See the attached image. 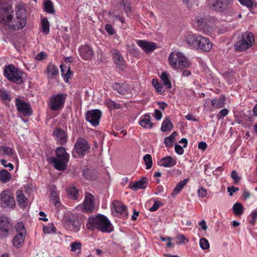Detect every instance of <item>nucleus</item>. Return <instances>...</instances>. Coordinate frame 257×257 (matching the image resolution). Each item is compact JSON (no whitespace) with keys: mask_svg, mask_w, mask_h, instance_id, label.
Instances as JSON below:
<instances>
[{"mask_svg":"<svg viewBox=\"0 0 257 257\" xmlns=\"http://www.w3.org/2000/svg\"><path fill=\"white\" fill-rule=\"evenodd\" d=\"M16 17L9 24L7 28L11 30H19L24 28L27 24V11L24 6L21 3L15 6Z\"/></svg>","mask_w":257,"mask_h":257,"instance_id":"obj_1","label":"nucleus"},{"mask_svg":"<svg viewBox=\"0 0 257 257\" xmlns=\"http://www.w3.org/2000/svg\"><path fill=\"white\" fill-rule=\"evenodd\" d=\"M86 226L89 229H96L103 232H110L113 230L110 222L103 215L89 217Z\"/></svg>","mask_w":257,"mask_h":257,"instance_id":"obj_2","label":"nucleus"},{"mask_svg":"<svg viewBox=\"0 0 257 257\" xmlns=\"http://www.w3.org/2000/svg\"><path fill=\"white\" fill-rule=\"evenodd\" d=\"M185 43L192 48H197L205 52L209 51L212 44L208 38L201 35H189L185 39Z\"/></svg>","mask_w":257,"mask_h":257,"instance_id":"obj_3","label":"nucleus"},{"mask_svg":"<svg viewBox=\"0 0 257 257\" xmlns=\"http://www.w3.org/2000/svg\"><path fill=\"white\" fill-rule=\"evenodd\" d=\"M14 10L9 0H0V23L6 28L13 19Z\"/></svg>","mask_w":257,"mask_h":257,"instance_id":"obj_4","label":"nucleus"},{"mask_svg":"<svg viewBox=\"0 0 257 257\" xmlns=\"http://www.w3.org/2000/svg\"><path fill=\"white\" fill-rule=\"evenodd\" d=\"M4 74L10 81L16 84H20L24 81V72L13 65L7 66L4 70Z\"/></svg>","mask_w":257,"mask_h":257,"instance_id":"obj_5","label":"nucleus"},{"mask_svg":"<svg viewBox=\"0 0 257 257\" xmlns=\"http://www.w3.org/2000/svg\"><path fill=\"white\" fill-rule=\"evenodd\" d=\"M169 63L174 69H183L189 67L190 62L186 57L180 52H172L168 58Z\"/></svg>","mask_w":257,"mask_h":257,"instance_id":"obj_6","label":"nucleus"},{"mask_svg":"<svg viewBox=\"0 0 257 257\" xmlns=\"http://www.w3.org/2000/svg\"><path fill=\"white\" fill-rule=\"evenodd\" d=\"M254 42L252 33L246 32L243 33L234 44V49L237 51H242L251 47Z\"/></svg>","mask_w":257,"mask_h":257,"instance_id":"obj_7","label":"nucleus"},{"mask_svg":"<svg viewBox=\"0 0 257 257\" xmlns=\"http://www.w3.org/2000/svg\"><path fill=\"white\" fill-rule=\"evenodd\" d=\"M66 94L57 93L49 97L48 105L52 111H58L62 109L67 98Z\"/></svg>","mask_w":257,"mask_h":257,"instance_id":"obj_8","label":"nucleus"},{"mask_svg":"<svg viewBox=\"0 0 257 257\" xmlns=\"http://www.w3.org/2000/svg\"><path fill=\"white\" fill-rule=\"evenodd\" d=\"M90 147L87 141L82 138H78L74 144L72 155L73 157L76 158L75 154L76 153L78 156H84L89 150Z\"/></svg>","mask_w":257,"mask_h":257,"instance_id":"obj_9","label":"nucleus"},{"mask_svg":"<svg viewBox=\"0 0 257 257\" xmlns=\"http://www.w3.org/2000/svg\"><path fill=\"white\" fill-rule=\"evenodd\" d=\"M232 2V0H214L212 8L219 12L230 13Z\"/></svg>","mask_w":257,"mask_h":257,"instance_id":"obj_10","label":"nucleus"},{"mask_svg":"<svg viewBox=\"0 0 257 257\" xmlns=\"http://www.w3.org/2000/svg\"><path fill=\"white\" fill-rule=\"evenodd\" d=\"M12 226L10 219L5 216H0V238L8 237Z\"/></svg>","mask_w":257,"mask_h":257,"instance_id":"obj_11","label":"nucleus"},{"mask_svg":"<svg viewBox=\"0 0 257 257\" xmlns=\"http://www.w3.org/2000/svg\"><path fill=\"white\" fill-rule=\"evenodd\" d=\"M102 115L100 110L98 109H92L88 111L86 113V119L89 121L93 126H97Z\"/></svg>","mask_w":257,"mask_h":257,"instance_id":"obj_12","label":"nucleus"},{"mask_svg":"<svg viewBox=\"0 0 257 257\" xmlns=\"http://www.w3.org/2000/svg\"><path fill=\"white\" fill-rule=\"evenodd\" d=\"M2 205L3 207H13L15 206L16 203L14 197L8 190L3 191L1 194Z\"/></svg>","mask_w":257,"mask_h":257,"instance_id":"obj_13","label":"nucleus"},{"mask_svg":"<svg viewBox=\"0 0 257 257\" xmlns=\"http://www.w3.org/2000/svg\"><path fill=\"white\" fill-rule=\"evenodd\" d=\"M94 208V196L89 192H85V199L83 203V211L85 213L93 212Z\"/></svg>","mask_w":257,"mask_h":257,"instance_id":"obj_14","label":"nucleus"},{"mask_svg":"<svg viewBox=\"0 0 257 257\" xmlns=\"http://www.w3.org/2000/svg\"><path fill=\"white\" fill-rule=\"evenodd\" d=\"M53 135L57 144L64 145L66 144L68 140V135L64 130L60 127L56 128L53 132Z\"/></svg>","mask_w":257,"mask_h":257,"instance_id":"obj_15","label":"nucleus"},{"mask_svg":"<svg viewBox=\"0 0 257 257\" xmlns=\"http://www.w3.org/2000/svg\"><path fill=\"white\" fill-rule=\"evenodd\" d=\"M15 103L18 111L25 115H30L32 114V111L28 103L18 98L15 99Z\"/></svg>","mask_w":257,"mask_h":257,"instance_id":"obj_16","label":"nucleus"},{"mask_svg":"<svg viewBox=\"0 0 257 257\" xmlns=\"http://www.w3.org/2000/svg\"><path fill=\"white\" fill-rule=\"evenodd\" d=\"M136 42L137 45L139 46L146 53L152 52L157 48L156 44L154 42L141 40H137Z\"/></svg>","mask_w":257,"mask_h":257,"instance_id":"obj_17","label":"nucleus"},{"mask_svg":"<svg viewBox=\"0 0 257 257\" xmlns=\"http://www.w3.org/2000/svg\"><path fill=\"white\" fill-rule=\"evenodd\" d=\"M48 160L50 163H53L55 168L59 171L65 170L67 163L69 162L68 159H59L54 157H51Z\"/></svg>","mask_w":257,"mask_h":257,"instance_id":"obj_18","label":"nucleus"},{"mask_svg":"<svg viewBox=\"0 0 257 257\" xmlns=\"http://www.w3.org/2000/svg\"><path fill=\"white\" fill-rule=\"evenodd\" d=\"M111 211L112 212L115 211L117 215L119 214L122 216H126L127 215L126 207L117 200H114L112 202Z\"/></svg>","mask_w":257,"mask_h":257,"instance_id":"obj_19","label":"nucleus"},{"mask_svg":"<svg viewBox=\"0 0 257 257\" xmlns=\"http://www.w3.org/2000/svg\"><path fill=\"white\" fill-rule=\"evenodd\" d=\"M79 52L80 57L86 60L92 59L94 53L92 49L88 45L82 46L79 48Z\"/></svg>","mask_w":257,"mask_h":257,"instance_id":"obj_20","label":"nucleus"},{"mask_svg":"<svg viewBox=\"0 0 257 257\" xmlns=\"http://www.w3.org/2000/svg\"><path fill=\"white\" fill-rule=\"evenodd\" d=\"M111 53L113 55L114 62L116 67L121 70H123L124 68V61L121 54L116 49L112 50Z\"/></svg>","mask_w":257,"mask_h":257,"instance_id":"obj_21","label":"nucleus"},{"mask_svg":"<svg viewBox=\"0 0 257 257\" xmlns=\"http://www.w3.org/2000/svg\"><path fill=\"white\" fill-rule=\"evenodd\" d=\"M64 227L67 230L76 232L80 228V224L77 220L69 219L64 222Z\"/></svg>","mask_w":257,"mask_h":257,"instance_id":"obj_22","label":"nucleus"},{"mask_svg":"<svg viewBox=\"0 0 257 257\" xmlns=\"http://www.w3.org/2000/svg\"><path fill=\"white\" fill-rule=\"evenodd\" d=\"M147 180L146 177H143L135 183L131 182L129 184V188L133 191H137L140 189H145L147 185Z\"/></svg>","mask_w":257,"mask_h":257,"instance_id":"obj_23","label":"nucleus"},{"mask_svg":"<svg viewBox=\"0 0 257 257\" xmlns=\"http://www.w3.org/2000/svg\"><path fill=\"white\" fill-rule=\"evenodd\" d=\"M159 165L164 167L171 168L177 164V160L171 156H167L161 159L159 162Z\"/></svg>","mask_w":257,"mask_h":257,"instance_id":"obj_24","label":"nucleus"},{"mask_svg":"<svg viewBox=\"0 0 257 257\" xmlns=\"http://www.w3.org/2000/svg\"><path fill=\"white\" fill-rule=\"evenodd\" d=\"M140 125L144 128L150 129L153 123L151 121V116L149 114H146L141 116L139 121Z\"/></svg>","mask_w":257,"mask_h":257,"instance_id":"obj_25","label":"nucleus"},{"mask_svg":"<svg viewBox=\"0 0 257 257\" xmlns=\"http://www.w3.org/2000/svg\"><path fill=\"white\" fill-rule=\"evenodd\" d=\"M112 88L121 95L125 94L128 91L127 84L125 83H115L112 85Z\"/></svg>","mask_w":257,"mask_h":257,"instance_id":"obj_26","label":"nucleus"},{"mask_svg":"<svg viewBox=\"0 0 257 257\" xmlns=\"http://www.w3.org/2000/svg\"><path fill=\"white\" fill-rule=\"evenodd\" d=\"M17 201L21 208H25L27 205V199L22 190H18L16 192Z\"/></svg>","mask_w":257,"mask_h":257,"instance_id":"obj_27","label":"nucleus"},{"mask_svg":"<svg viewBox=\"0 0 257 257\" xmlns=\"http://www.w3.org/2000/svg\"><path fill=\"white\" fill-rule=\"evenodd\" d=\"M26 235L21 233H17L12 240L13 245L17 248L21 247L25 240Z\"/></svg>","mask_w":257,"mask_h":257,"instance_id":"obj_28","label":"nucleus"},{"mask_svg":"<svg viewBox=\"0 0 257 257\" xmlns=\"http://www.w3.org/2000/svg\"><path fill=\"white\" fill-rule=\"evenodd\" d=\"M55 154L57 158L69 159V155L66 151L64 148L59 147L55 150Z\"/></svg>","mask_w":257,"mask_h":257,"instance_id":"obj_29","label":"nucleus"},{"mask_svg":"<svg viewBox=\"0 0 257 257\" xmlns=\"http://www.w3.org/2000/svg\"><path fill=\"white\" fill-rule=\"evenodd\" d=\"M14 151L12 148L6 146H0V155L2 156L14 158Z\"/></svg>","mask_w":257,"mask_h":257,"instance_id":"obj_30","label":"nucleus"},{"mask_svg":"<svg viewBox=\"0 0 257 257\" xmlns=\"http://www.w3.org/2000/svg\"><path fill=\"white\" fill-rule=\"evenodd\" d=\"M225 97L221 96L218 98L211 100V105L215 108H222L225 105Z\"/></svg>","mask_w":257,"mask_h":257,"instance_id":"obj_31","label":"nucleus"},{"mask_svg":"<svg viewBox=\"0 0 257 257\" xmlns=\"http://www.w3.org/2000/svg\"><path fill=\"white\" fill-rule=\"evenodd\" d=\"M46 72L49 78H52L58 74L59 70L55 65L51 63L47 66Z\"/></svg>","mask_w":257,"mask_h":257,"instance_id":"obj_32","label":"nucleus"},{"mask_svg":"<svg viewBox=\"0 0 257 257\" xmlns=\"http://www.w3.org/2000/svg\"><path fill=\"white\" fill-rule=\"evenodd\" d=\"M12 178L11 174L6 170L3 169L0 172V181L3 183L9 182Z\"/></svg>","mask_w":257,"mask_h":257,"instance_id":"obj_33","label":"nucleus"},{"mask_svg":"<svg viewBox=\"0 0 257 257\" xmlns=\"http://www.w3.org/2000/svg\"><path fill=\"white\" fill-rule=\"evenodd\" d=\"M173 127V125L171 121L169 118L166 117L162 123L161 130L163 132H165L171 131Z\"/></svg>","mask_w":257,"mask_h":257,"instance_id":"obj_34","label":"nucleus"},{"mask_svg":"<svg viewBox=\"0 0 257 257\" xmlns=\"http://www.w3.org/2000/svg\"><path fill=\"white\" fill-rule=\"evenodd\" d=\"M188 181L189 179L188 178L185 179L184 180L180 181L177 184L176 187L174 189L173 191L172 192V195H176L177 194H178L184 188V186L188 183Z\"/></svg>","mask_w":257,"mask_h":257,"instance_id":"obj_35","label":"nucleus"},{"mask_svg":"<svg viewBox=\"0 0 257 257\" xmlns=\"http://www.w3.org/2000/svg\"><path fill=\"white\" fill-rule=\"evenodd\" d=\"M50 198L52 203L57 207L60 205V200L58 192L55 189L51 190Z\"/></svg>","mask_w":257,"mask_h":257,"instance_id":"obj_36","label":"nucleus"},{"mask_svg":"<svg viewBox=\"0 0 257 257\" xmlns=\"http://www.w3.org/2000/svg\"><path fill=\"white\" fill-rule=\"evenodd\" d=\"M195 24L199 30H205L206 28H207V25L204 19L201 17H197L196 18Z\"/></svg>","mask_w":257,"mask_h":257,"instance_id":"obj_37","label":"nucleus"},{"mask_svg":"<svg viewBox=\"0 0 257 257\" xmlns=\"http://www.w3.org/2000/svg\"><path fill=\"white\" fill-rule=\"evenodd\" d=\"M60 68L62 73V76L65 79L67 78L68 80L69 78H70L72 75V73L70 70V67H69L67 69V66H65V68L64 67L63 65H60Z\"/></svg>","mask_w":257,"mask_h":257,"instance_id":"obj_38","label":"nucleus"},{"mask_svg":"<svg viewBox=\"0 0 257 257\" xmlns=\"http://www.w3.org/2000/svg\"><path fill=\"white\" fill-rule=\"evenodd\" d=\"M44 11L49 14H54L55 10L52 2L50 0H46L44 4Z\"/></svg>","mask_w":257,"mask_h":257,"instance_id":"obj_39","label":"nucleus"},{"mask_svg":"<svg viewBox=\"0 0 257 257\" xmlns=\"http://www.w3.org/2000/svg\"><path fill=\"white\" fill-rule=\"evenodd\" d=\"M67 194L69 197L72 199H76L77 198L78 195V191L75 187H70L67 190Z\"/></svg>","mask_w":257,"mask_h":257,"instance_id":"obj_40","label":"nucleus"},{"mask_svg":"<svg viewBox=\"0 0 257 257\" xmlns=\"http://www.w3.org/2000/svg\"><path fill=\"white\" fill-rule=\"evenodd\" d=\"M161 78L166 88L171 89L172 88V84L167 73L163 72L161 74Z\"/></svg>","mask_w":257,"mask_h":257,"instance_id":"obj_41","label":"nucleus"},{"mask_svg":"<svg viewBox=\"0 0 257 257\" xmlns=\"http://www.w3.org/2000/svg\"><path fill=\"white\" fill-rule=\"evenodd\" d=\"M152 83L158 93L162 94L164 93L165 90L163 88L162 84L159 82L157 79H153Z\"/></svg>","mask_w":257,"mask_h":257,"instance_id":"obj_42","label":"nucleus"},{"mask_svg":"<svg viewBox=\"0 0 257 257\" xmlns=\"http://www.w3.org/2000/svg\"><path fill=\"white\" fill-rule=\"evenodd\" d=\"M234 214L236 215H240L243 213V206L240 203H235L232 207Z\"/></svg>","mask_w":257,"mask_h":257,"instance_id":"obj_43","label":"nucleus"},{"mask_svg":"<svg viewBox=\"0 0 257 257\" xmlns=\"http://www.w3.org/2000/svg\"><path fill=\"white\" fill-rule=\"evenodd\" d=\"M105 103L107 106L110 109H119L121 107V106L120 104H118L110 99L106 100Z\"/></svg>","mask_w":257,"mask_h":257,"instance_id":"obj_44","label":"nucleus"},{"mask_svg":"<svg viewBox=\"0 0 257 257\" xmlns=\"http://www.w3.org/2000/svg\"><path fill=\"white\" fill-rule=\"evenodd\" d=\"M143 160L146 166V169L149 170L152 167V158L150 154H146L143 157Z\"/></svg>","mask_w":257,"mask_h":257,"instance_id":"obj_45","label":"nucleus"},{"mask_svg":"<svg viewBox=\"0 0 257 257\" xmlns=\"http://www.w3.org/2000/svg\"><path fill=\"white\" fill-rule=\"evenodd\" d=\"M81 246L82 245L80 242H73L70 244L71 251L73 252L78 251V253H80L81 250Z\"/></svg>","mask_w":257,"mask_h":257,"instance_id":"obj_46","label":"nucleus"},{"mask_svg":"<svg viewBox=\"0 0 257 257\" xmlns=\"http://www.w3.org/2000/svg\"><path fill=\"white\" fill-rule=\"evenodd\" d=\"M0 97L4 100H10L11 97L10 92L5 89H0Z\"/></svg>","mask_w":257,"mask_h":257,"instance_id":"obj_47","label":"nucleus"},{"mask_svg":"<svg viewBox=\"0 0 257 257\" xmlns=\"http://www.w3.org/2000/svg\"><path fill=\"white\" fill-rule=\"evenodd\" d=\"M16 230L17 233H22L24 235L26 234V229L24 224L22 222H18L16 225Z\"/></svg>","mask_w":257,"mask_h":257,"instance_id":"obj_48","label":"nucleus"},{"mask_svg":"<svg viewBox=\"0 0 257 257\" xmlns=\"http://www.w3.org/2000/svg\"><path fill=\"white\" fill-rule=\"evenodd\" d=\"M42 26L43 31L46 34H48L49 33V23L47 18H44L42 20Z\"/></svg>","mask_w":257,"mask_h":257,"instance_id":"obj_49","label":"nucleus"},{"mask_svg":"<svg viewBox=\"0 0 257 257\" xmlns=\"http://www.w3.org/2000/svg\"><path fill=\"white\" fill-rule=\"evenodd\" d=\"M199 244L200 247L203 249H207L209 248V243L207 239L205 238H201L199 241Z\"/></svg>","mask_w":257,"mask_h":257,"instance_id":"obj_50","label":"nucleus"},{"mask_svg":"<svg viewBox=\"0 0 257 257\" xmlns=\"http://www.w3.org/2000/svg\"><path fill=\"white\" fill-rule=\"evenodd\" d=\"M56 228L53 224H49L48 226L43 227V231L45 233H50L52 232H54Z\"/></svg>","mask_w":257,"mask_h":257,"instance_id":"obj_51","label":"nucleus"},{"mask_svg":"<svg viewBox=\"0 0 257 257\" xmlns=\"http://www.w3.org/2000/svg\"><path fill=\"white\" fill-rule=\"evenodd\" d=\"M230 176L234 182L236 184H237L241 179V177L238 175L237 172L235 170L231 172Z\"/></svg>","mask_w":257,"mask_h":257,"instance_id":"obj_52","label":"nucleus"},{"mask_svg":"<svg viewBox=\"0 0 257 257\" xmlns=\"http://www.w3.org/2000/svg\"><path fill=\"white\" fill-rule=\"evenodd\" d=\"M162 205V203H161L160 201H155L154 202V205L150 208L149 210L151 212L157 211Z\"/></svg>","mask_w":257,"mask_h":257,"instance_id":"obj_53","label":"nucleus"},{"mask_svg":"<svg viewBox=\"0 0 257 257\" xmlns=\"http://www.w3.org/2000/svg\"><path fill=\"white\" fill-rule=\"evenodd\" d=\"M109 16H112L113 20H118L121 22L122 23H124V19L119 15H115L113 12H109L108 13Z\"/></svg>","mask_w":257,"mask_h":257,"instance_id":"obj_54","label":"nucleus"},{"mask_svg":"<svg viewBox=\"0 0 257 257\" xmlns=\"http://www.w3.org/2000/svg\"><path fill=\"white\" fill-rule=\"evenodd\" d=\"M250 215L251 216V219L250 220V223L253 225H254L256 222V220L257 219V211L254 210L251 212Z\"/></svg>","mask_w":257,"mask_h":257,"instance_id":"obj_55","label":"nucleus"},{"mask_svg":"<svg viewBox=\"0 0 257 257\" xmlns=\"http://www.w3.org/2000/svg\"><path fill=\"white\" fill-rule=\"evenodd\" d=\"M240 3L247 8H251L253 6L252 0H238Z\"/></svg>","mask_w":257,"mask_h":257,"instance_id":"obj_56","label":"nucleus"},{"mask_svg":"<svg viewBox=\"0 0 257 257\" xmlns=\"http://www.w3.org/2000/svg\"><path fill=\"white\" fill-rule=\"evenodd\" d=\"M0 162L1 164L6 168H9V170L11 171L14 169V166L12 163H7V162L5 160H1Z\"/></svg>","mask_w":257,"mask_h":257,"instance_id":"obj_57","label":"nucleus"},{"mask_svg":"<svg viewBox=\"0 0 257 257\" xmlns=\"http://www.w3.org/2000/svg\"><path fill=\"white\" fill-rule=\"evenodd\" d=\"M198 195L200 197L204 198L206 196L207 191L203 188L201 187L198 190Z\"/></svg>","mask_w":257,"mask_h":257,"instance_id":"obj_58","label":"nucleus"},{"mask_svg":"<svg viewBox=\"0 0 257 257\" xmlns=\"http://www.w3.org/2000/svg\"><path fill=\"white\" fill-rule=\"evenodd\" d=\"M175 151L178 155H181L184 153V150L183 148L178 144L175 145Z\"/></svg>","mask_w":257,"mask_h":257,"instance_id":"obj_59","label":"nucleus"},{"mask_svg":"<svg viewBox=\"0 0 257 257\" xmlns=\"http://www.w3.org/2000/svg\"><path fill=\"white\" fill-rule=\"evenodd\" d=\"M105 29L106 31V32L108 33V34L109 35H113L115 33L114 29L111 26V25H110L109 24H106L105 26Z\"/></svg>","mask_w":257,"mask_h":257,"instance_id":"obj_60","label":"nucleus"},{"mask_svg":"<svg viewBox=\"0 0 257 257\" xmlns=\"http://www.w3.org/2000/svg\"><path fill=\"white\" fill-rule=\"evenodd\" d=\"M176 238H177V240H178L177 241V244H184L185 243V240L186 239V238L183 234H179L177 236Z\"/></svg>","mask_w":257,"mask_h":257,"instance_id":"obj_61","label":"nucleus"},{"mask_svg":"<svg viewBox=\"0 0 257 257\" xmlns=\"http://www.w3.org/2000/svg\"><path fill=\"white\" fill-rule=\"evenodd\" d=\"M173 141L170 138L166 137L164 140V143L167 148H170L173 146Z\"/></svg>","mask_w":257,"mask_h":257,"instance_id":"obj_62","label":"nucleus"},{"mask_svg":"<svg viewBox=\"0 0 257 257\" xmlns=\"http://www.w3.org/2000/svg\"><path fill=\"white\" fill-rule=\"evenodd\" d=\"M228 110L226 108L221 109L217 114L218 118H220L221 117H224L227 115Z\"/></svg>","mask_w":257,"mask_h":257,"instance_id":"obj_63","label":"nucleus"},{"mask_svg":"<svg viewBox=\"0 0 257 257\" xmlns=\"http://www.w3.org/2000/svg\"><path fill=\"white\" fill-rule=\"evenodd\" d=\"M154 116L156 119L159 120L162 118V113L159 110L155 109Z\"/></svg>","mask_w":257,"mask_h":257,"instance_id":"obj_64","label":"nucleus"}]
</instances>
